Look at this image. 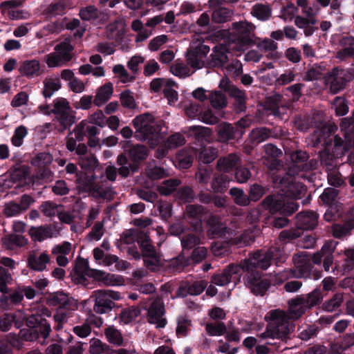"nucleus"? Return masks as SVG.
<instances>
[{
	"label": "nucleus",
	"mask_w": 354,
	"mask_h": 354,
	"mask_svg": "<svg viewBox=\"0 0 354 354\" xmlns=\"http://www.w3.org/2000/svg\"><path fill=\"white\" fill-rule=\"evenodd\" d=\"M288 311L292 318L298 319L305 313L306 310L295 298L288 301Z\"/></svg>",
	"instance_id": "obj_62"
},
{
	"label": "nucleus",
	"mask_w": 354,
	"mask_h": 354,
	"mask_svg": "<svg viewBox=\"0 0 354 354\" xmlns=\"http://www.w3.org/2000/svg\"><path fill=\"white\" fill-rule=\"evenodd\" d=\"M180 184L181 180L178 178H169L163 180L157 186L156 189L162 196H169Z\"/></svg>",
	"instance_id": "obj_37"
},
{
	"label": "nucleus",
	"mask_w": 354,
	"mask_h": 354,
	"mask_svg": "<svg viewBox=\"0 0 354 354\" xmlns=\"http://www.w3.org/2000/svg\"><path fill=\"white\" fill-rule=\"evenodd\" d=\"M351 80V75L348 71L339 67H335L328 73L327 82L330 84V91L333 94H337L344 89L346 83Z\"/></svg>",
	"instance_id": "obj_14"
},
{
	"label": "nucleus",
	"mask_w": 354,
	"mask_h": 354,
	"mask_svg": "<svg viewBox=\"0 0 354 354\" xmlns=\"http://www.w3.org/2000/svg\"><path fill=\"white\" fill-rule=\"evenodd\" d=\"M213 168L209 165L199 166L196 173V179L200 184L207 185L212 178Z\"/></svg>",
	"instance_id": "obj_51"
},
{
	"label": "nucleus",
	"mask_w": 354,
	"mask_h": 354,
	"mask_svg": "<svg viewBox=\"0 0 354 354\" xmlns=\"http://www.w3.org/2000/svg\"><path fill=\"white\" fill-rule=\"evenodd\" d=\"M308 154L302 150H296L290 154V159L299 171L306 173L310 172L316 168L317 162L313 159L308 161Z\"/></svg>",
	"instance_id": "obj_20"
},
{
	"label": "nucleus",
	"mask_w": 354,
	"mask_h": 354,
	"mask_svg": "<svg viewBox=\"0 0 354 354\" xmlns=\"http://www.w3.org/2000/svg\"><path fill=\"white\" fill-rule=\"evenodd\" d=\"M19 71L28 78L39 76L41 74L40 63L37 59L25 60L20 65Z\"/></svg>",
	"instance_id": "obj_30"
},
{
	"label": "nucleus",
	"mask_w": 354,
	"mask_h": 354,
	"mask_svg": "<svg viewBox=\"0 0 354 354\" xmlns=\"http://www.w3.org/2000/svg\"><path fill=\"white\" fill-rule=\"evenodd\" d=\"M262 207L272 214H279L274 216L271 224L275 228H283L289 223L288 216L293 214L299 208V204L290 201L282 194H273L267 196L261 202Z\"/></svg>",
	"instance_id": "obj_2"
},
{
	"label": "nucleus",
	"mask_w": 354,
	"mask_h": 354,
	"mask_svg": "<svg viewBox=\"0 0 354 354\" xmlns=\"http://www.w3.org/2000/svg\"><path fill=\"white\" fill-rule=\"evenodd\" d=\"M12 178L15 180L26 179L30 174V167L24 164H14L10 169Z\"/></svg>",
	"instance_id": "obj_45"
},
{
	"label": "nucleus",
	"mask_w": 354,
	"mask_h": 354,
	"mask_svg": "<svg viewBox=\"0 0 354 354\" xmlns=\"http://www.w3.org/2000/svg\"><path fill=\"white\" fill-rule=\"evenodd\" d=\"M217 156L218 150L213 147H201L196 153L199 166L208 165L217 158Z\"/></svg>",
	"instance_id": "obj_32"
},
{
	"label": "nucleus",
	"mask_w": 354,
	"mask_h": 354,
	"mask_svg": "<svg viewBox=\"0 0 354 354\" xmlns=\"http://www.w3.org/2000/svg\"><path fill=\"white\" fill-rule=\"evenodd\" d=\"M50 261V258L46 252L31 251L28 257L27 266L30 270L41 272L46 269V266Z\"/></svg>",
	"instance_id": "obj_24"
},
{
	"label": "nucleus",
	"mask_w": 354,
	"mask_h": 354,
	"mask_svg": "<svg viewBox=\"0 0 354 354\" xmlns=\"http://www.w3.org/2000/svg\"><path fill=\"white\" fill-rule=\"evenodd\" d=\"M71 250V245H57L53 248L52 253L56 256V261L59 266H66L68 264V261L66 255Z\"/></svg>",
	"instance_id": "obj_39"
},
{
	"label": "nucleus",
	"mask_w": 354,
	"mask_h": 354,
	"mask_svg": "<svg viewBox=\"0 0 354 354\" xmlns=\"http://www.w3.org/2000/svg\"><path fill=\"white\" fill-rule=\"evenodd\" d=\"M205 330L209 336H221L226 333V325L224 322H207L205 324Z\"/></svg>",
	"instance_id": "obj_46"
},
{
	"label": "nucleus",
	"mask_w": 354,
	"mask_h": 354,
	"mask_svg": "<svg viewBox=\"0 0 354 354\" xmlns=\"http://www.w3.org/2000/svg\"><path fill=\"white\" fill-rule=\"evenodd\" d=\"M194 156L187 151L182 150L176 156V161L180 169H188L189 168L193 162Z\"/></svg>",
	"instance_id": "obj_58"
},
{
	"label": "nucleus",
	"mask_w": 354,
	"mask_h": 354,
	"mask_svg": "<svg viewBox=\"0 0 354 354\" xmlns=\"http://www.w3.org/2000/svg\"><path fill=\"white\" fill-rule=\"evenodd\" d=\"M60 227L57 224H44L39 226H31L28 232L33 242H42L48 239L57 237Z\"/></svg>",
	"instance_id": "obj_15"
},
{
	"label": "nucleus",
	"mask_w": 354,
	"mask_h": 354,
	"mask_svg": "<svg viewBox=\"0 0 354 354\" xmlns=\"http://www.w3.org/2000/svg\"><path fill=\"white\" fill-rule=\"evenodd\" d=\"M298 278L306 277L311 270L310 257L306 252H301L293 257Z\"/></svg>",
	"instance_id": "obj_25"
},
{
	"label": "nucleus",
	"mask_w": 354,
	"mask_h": 354,
	"mask_svg": "<svg viewBox=\"0 0 354 354\" xmlns=\"http://www.w3.org/2000/svg\"><path fill=\"white\" fill-rule=\"evenodd\" d=\"M338 193L339 192L335 188L327 187L320 195L319 198L324 204L331 205L336 201Z\"/></svg>",
	"instance_id": "obj_64"
},
{
	"label": "nucleus",
	"mask_w": 354,
	"mask_h": 354,
	"mask_svg": "<svg viewBox=\"0 0 354 354\" xmlns=\"http://www.w3.org/2000/svg\"><path fill=\"white\" fill-rule=\"evenodd\" d=\"M214 53L210 56L212 59L207 63V68H223L229 60L228 53L225 48L216 47L214 48Z\"/></svg>",
	"instance_id": "obj_28"
},
{
	"label": "nucleus",
	"mask_w": 354,
	"mask_h": 354,
	"mask_svg": "<svg viewBox=\"0 0 354 354\" xmlns=\"http://www.w3.org/2000/svg\"><path fill=\"white\" fill-rule=\"evenodd\" d=\"M339 157L340 156H337V153L330 151L327 148L319 153L320 162L326 171L337 169Z\"/></svg>",
	"instance_id": "obj_29"
},
{
	"label": "nucleus",
	"mask_w": 354,
	"mask_h": 354,
	"mask_svg": "<svg viewBox=\"0 0 354 354\" xmlns=\"http://www.w3.org/2000/svg\"><path fill=\"white\" fill-rule=\"evenodd\" d=\"M177 327L176 333L178 337H186L192 326V321L185 316H179L177 318Z\"/></svg>",
	"instance_id": "obj_53"
},
{
	"label": "nucleus",
	"mask_w": 354,
	"mask_h": 354,
	"mask_svg": "<svg viewBox=\"0 0 354 354\" xmlns=\"http://www.w3.org/2000/svg\"><path fill=\"white\" fill-rule=\"evenodd\" d=\"M214 8L212 14V19L214 23L222 24L231 19L233 13L232 10L220 6Z\"/></svg>",
	"instance_id": "obj_42"
},
{
	"label": "nucleus",
	"mask_w": 354,
	"mask_h": 354,
	"mask_svg": "<svg viewBox=\"0 0 354 354\" xmlns=\"http://www.w3.org/2000/svg\"><path fill=\"white\" fill-rule=\"evenodd\" d=\"M252 13L258 19L267 21L271 17L272 10L268 6L257 3L253 6Z\"/></svg>",
	"instance_id": "obj_49"
},
{
	"label": "nucleus",
	"mask_w": 354,
	"mask_h": 354,
	"mask_svg": "<svg viewBox=\"0 0 354 354\" xmlns=\"http://www.w3.org/2000/svg\"><path fill=\"white\" fill-rule=\"evenodd\" d=\"M267 326L264 332L257 335L261 339H278L286 342L295 326L288 313L281 309L270 310L265 316Z\"/></svg>",
	"instance_id": "obj_1"
},
{
	"label": "nucleus",
	"mask_w": 354,
	"mask_h": 354,
	"mask_svg": "<svg viewBox=\"0 0 354 354\" xmlns=\"http://www.w3.org/2000/svg\"><path fill=\"white\" fill-rule=\"evenodd\" d=\"M230 194L233 198L234 202L241 206H247L250 205V198L245 194L243 190L240 188L233 187L230 189Z\"/></svg>",
	"instance_id": "obj_50"
},
{
	"label": "nucleus",
	"mask_w": 354,
	"mask_h": 354,
	"mask_svg": "<svg viewBox=\"0 0 354 354\" xmlns=\"http://www.w3.org/2000/svg\"><path fill=\"white\" fill-rule=\"evenodd\" d=\"M354 209H352L353 218L346 219L342 225H338L333 230V235L336 238H342L349 235L352 230L354 229Z\"/></svg>",
	"instance_id": "obj_41"
},
{
	"label": "nucleus",
	"mask_w": 354,
	"mask_h": 354,
	"mask_svg": "<svg viewBox=\"0 0 354 354\" xmlns=\"http://www.w3.org/2000/svg\"><path fill=\"white\" fill-rule=\"evenodd\" d=\"M132 124L136 129V138L140 140H148L151 145L158 144L160 129L154 124V117L152 114L145 113L136 116L133 120Z\"/></svg>",
	"instance_id": "obj_5"
},
{
	"label": "nucleus",
	"mask_w": 354,
	"mask_h": 354,
	"mask_svg": "<svg viewBox=\"0 0 354 354\" xmlns=\"http://www.w3.org/2000/svg\"><path fill=\"white\" fill-rule=\"evenodd\" d=\"M61 87L62 84L59 78L46 79L44 81V88L41 91L42 95L45 98H50L56 91H59Z\"/></svg>",
	"instance_id": "obj_40"
},
{
	"label": "nucleus",
	"mask_w": 354,
	"mask_h": 354,
	"mask_svg": "<svg viewBox=\"0 0 354 354\" xmlns=\"http://www.w3.org/2000/svg\"><path fill=\"white\" fill-rule=\"evenodd\" d=\"M102 12L95 6H87L80 10L79 16L82 20L90 22H95L100 19Z\"/></svg>",
	"instance_id": "obj_35"
},
{
	"label": "nucleus",
	"mask_w": 354,
	"mask_h": 354,
	"mask_svg": "<svg viewBox=\"0 0 354 354\" xmlns=\"http://www.w3.org/2000/svg\"><path fill=\"white\" fill-rule=\"evenodd\" d=\"M74 48L70 43V41H64L57 44L55 50L58 52V55L64 62H70L72 58V51Z\"/></svg>",
	"instance_id": "obj_48"
},
{
	"label": "nucleus",
	"mask_w": 354,
	"mask_h": 354,
	"mask_svg": "<svg viewBox=\"0 0 354 354\" xmlns=\"http://www.w3.org/2000/svg\"><path fill=\"white\" fill-rule=\"evenodd\" d=\"M333 141L332 151L337 153V156H342L348 151L350 144L345 142L339 135L334 136Z\"/></svg>",
	"instance_id": "obj_59"
},
{
	"label": "nucleus",
	"mask_w": 354,
	"mask_h": 354,
	"mask_svg": "<svg viewBox=\"0 0 354 354\" xmlns=\"http://www.w3.org/2000/svg\"><path fill=\"white\" fill-rule=\"evenodd\" d=\"M295 128L300 131H306L312 125V118L308 115H297L294 118Z\"/></svg>",
	"instance_id": "obj_55"
},
{
	"label": "nucleus",
	"mask_w": 354,
	"mask_h": 354,
	"mask_svg": "<svg viewBox=\"0 0 354 354\" xmlns=\"http://www.w3.org/2000/svg\"><path fill=\"white\" fill-rule=\"evenodd\" d=\"M319 215L314 211H304L296 216V228L284 230L279 234L281 241H292L304 235L305 243H316L317 239L308 231L314 230L318 224Z\"/></svg>",
	"instance_id": "obj_3"
},
{
	"label": "nucleus",
	"mask_w": 354,
	"mask_h": 354,
	"mask_svg": "<svg viewBox=\"0 0 354 354\" xmlns=\"http://www.w3.org/2000/svg\"><path fill=\"white\" fill-rule=\"evenodd\" d=\"M88 268V262L82 259L79 258L77 259L75 267L73 268L71 276L72 280L76 284H86V277H92V271Z\"/></svg>",
	"instance_id": "obj_21"
},
{
	"label": "nucleus",
	"mask_w": 354,
	"mask_h": 354,
	"mask_svg": "<svg viewBox=\"0 0 354 354\" xmlns=\"http://www.w3.org/2000/svg\"><path fill=\"white\" fill-rule=\"evenodd\" d=\"M344 301V295L341 292L335 294L331 299L325 301L322 306L324 310L333 312L338 308Z\"/></svg>",
	"instance_id": "obj_54"
},
{
	"label": "nucleus",
	"mask_w": 354,
	"mask_h": 354,
	"mask_svg": "<svg viewBox=\"0 0 354 354\" xmlns=\"http://www.w3.org/2000/svg\"><path fill=\"white\" fill-rule=\"evenodd\" d=\"M241 159L236 153H230L227 156L220 158L216 164V168L218 171H223V174L230 173L236 169L240 163Z\"/></svg>",
	"instance_id": "obj_26"
},
{
	"label": "nucleus",
	"mask_w": 354,
	"mask_h": 354,
	"mask_svg": "<svg viewBox=\"0 0 354 354\" xmlns=\"http://www.w3.org/2000/svg\"><path fill=\"white\" fill-rule=\"evenodd\" d=\"M66 4L65 0H55L44 10V14L47 17L63 15L66 13Z\"/></svg>",
	"instance_id": "obj_36"
},
{
	"label": "nucleus",
	"mask_w": 354,
	"mask_h": 354,
	"mask_svg": "<svg viewBox=\"0 0 354 354\" xmlns=\"http://www.w3.org/2000/svg\"><path fill=\"white\" fill-rule=\"evenodd\" d=\"M272 136L271 130L268 128L261 127L252 130L250 133L251 142L257 145Z\"/></svg>",
	"instance_id": "obj_38"
},
{
	"label": "nucleus",
	"mask_w": 354,
	"mask_h": 354,
	"mask_svg": "<svg viewBox=\"0 0 354 354\" xmlns=\"http://www.w3.org/2000/svg\"><path fill=\"white\" fill-rule=\"evenodd\" d=\"M140 314V310L138 307L131 306L124 309L120 315L121 322L127 324L135 319Z\"/></svg>",
	"instance_id": "obj_60"
},
{
	"label": "nucleus",
	"mask_w": 354,
	"mask_h": 354,
	"mask_svg": "<svg viewBox=\"0 0 354 354\" xmlns=\"http://www.w3.org/2000/svg\"><path fill=\"white\" fill-rule=\"evenodd\" d=\"M46 303L49 306L66 310H75L77 308L75 301L63 292H55L48 295Z\"/></svg>",
	"instance_id": "obj_17"
},
{
	"label": "nucleus",
	"mask_w": 354,
	"mask_h": 354,
	"mask_svg": "<svg viewBox=\"0 0 354 354\" xmlns=\"http://www.w3.org/2000/svg\"><path fill=\"white\" fill-rule=\"evenodd\" d=\"M12 281V274L4 267L0 266V292L2 294L8 292V285Z\"/></svg>",
	"instance_id": "obj_61"
},
{
	"label": "nucleus",
	"mask_w": 354,
	"mask_h": 354,
	"mask_svg": "<svg viewBox=\"0 0 354 354\" xmlns=\"http://www.w3.org/2000/svg\"><path fill=\"white\" fill-rule=\"evenodd\" d=\"M231 178L227 174H215L211 182V188L214 193L223 194L229 187Z\"/></svg>",
	"instance_id": "obj_31"
},
{
	"label": "nucleus",
	"mask_w": 354,
	"mask_h": 354,
	"mask_svg": "<svg viewBox=\"0 0 354 354\" xmlns=\"http://www.w3.org/2000/svg\"><path fill=\"white\" fill-rule=\"evenodd\" d=\"M95 304L93 310L97 314H105L115 306L114 301L120 299V293L111 290H97L93 292Z\"/></svg>",
	"instance_id": "obj_10"
},
{
	"label": "nucleus",
	"mask_w": 354,
	"mask_h": 354,
	"mask_svg": "<svg viewBox=\"0 0 354 354\" xmlns=\"http://www.w3.org/2000/svg\"><path fill=\"white\" fill-rule=\"evenodd\" d=\"M209 100L211 105L216 109H222L227 106V100L226 95L222 91H212L209 94Z\"/></svg>",
	"instance_id": "obj_47"
},
{
	"label": "nucleus",
	"mask_w": 354,
	"mask_h": 354,
	"mask_svg": "<svg viewBox=\"0 0 354 354\" xmlns=\"http://www.w3.org/2000/svg\"><path fill=\"white\" fill-rule=\"evenodd\" d=\"M218 140L221 142H227L233 140H238L240 138L241 133L236 131L234 124L226 122H222L215 127Z\"/></svg>",
	"instance_id": "obj_23"
},
{
	"label": "nucleus",
	"mask_w": 354,
	"mask_h": 354,
	"mask_svg": "<svg viewBox=\"0 0 354 354\" xmlns=\"http://www.w3.org/2000/svg\"><path fill=\"white\" fill-rule=\"evenodd\" d=\"M92 277L108 286H120L124 283L122 277L98 270L92 271Z\"/></svg>",
	"instance_id": "obj_27"
},
{
	"label": "nucleus",
	"mask_w": 354,
	"mask_h": 354,
	"mask_svg": "<svg viewBox=\"0 0 354 354\" xmlns=\"http://www.w3.org/2000/svg\"><path fill=\"white\" fill-rule=\"evenodd\" d=\"M272 257L270 254L262 255L259 252L255 253L252 259H245L241 262L243 271L255 272L254 269L256 268L266 270L271 264Z\"/></svg>",
	"instance_id": "obj_19"
},
{
	"label": "nucleus",
	"mask_w": 354,
	"mask_h": 354,
	"mask_svg": "<svg viewBox=\"0 0 354 354\" xmlns=\"http://www.w3.org/2000/svg\"><path fill=\"white\" fill-rule=\"evenodd\" d=\"M51 112L55 115V120L58 122L56 129L59 133L69 130L76 122V112L72 109L69 102L64 97L55 98Z\"/></svg>",
	"instance_id": "obj_6"
},
{
	"label": "nucleus",
	"mask_w": 354,
	"mask_h": 354,
	"mask_svg": "<svg viewBox=\"0 0 354 354\" xmlns=\"http://www.w3.org/2000/svg\"><path fill=\"white\" fill-rule=\"evenodd\" d=\"M244 282L255 295L263 296L268 290L270 283L268 279H262L258 272H250L244 277Z\"/></svg>",
	"instance_id": "obj_16"
},
{
	"label": "nucleus",
	"mask_w": 354,
	"mask_h": 354,
	"mask_svg": "<svg viewBox=\"0 0 354 354\" xmlns=\"http://www.w3.org/2000/svg\"><path fill=\"white\" fill-rule=\"evenodd\" d=\"M125 241L124 243H150L149 236L143 232L138 230H129L123 233Z\"/></svg>",
	"instance_id": "obj_34"
},
{
	"label": "nucleus",
	"mask_w": 354,
	"mask_h": 354,
	"mask_svg": "<svg viewBox=\"0 0 354 354\" xmlns=\"http://www.w3.org/2000/svg\"><path fill=\"white\" fill-rule=\"evenodd\" d=\"M176 196L183 202L191 203L195 199L196 194L192 187L189 186H183L176 191Z\"/></svg>",
	"instance_id": "obj_56"
},
{
	"label": "nucleus",
	"mask_w": 354,
	"mask_h": 354,
	"mask_svg": "<svg viewBox=\"0 0 354 354\" xmlns=\"http://www.w3.org/2000/svg\"><path fill=\"white\" fill-rule=\"evenodd\" d=\"M218 87L222 91L226 93L230 97L234 100V106L236 111H245L247 95L245 90L239 88L227 76L221 79Z\"/></svg>",
	"instance_id": "obj_11"
},
{
	"label": "nucleus",
	"mask_w": 354,
	"mask_h": 354,
	"mask_svg": "<svg viewBox=\"0 0 354 354\" xmlns=\"http://www.w3.org/2000/svg\"><path fill=\"white\" fill-rule=\"evenodd\" d=\"M189 133L194 136L196 141L203 142L210 138L212 131L208 127L192 126L189 128Z\"/></svg>",
	"instance_id": "obj_43"
},
{
	"label": "nucleus",
	"mask_w": 354,
	"mask_h": 354,
	"mask_svg": "<svg viewBox=\"0 0 354 354\" xmlns=\"http://www.w3.org/2000/svg\"><path fill=\"white\" fill-rule=\"evenodd\" d=\"M53 160V156L48 152L38 153L31 160V164L34 167L48 166Z\"/></svg>",
	"instance_id": "obj_57"
},
{
	"label": "nucleus",
	"mask_w": 354,
	"mask_h": 354,
	"mask_svg": "<svg viewBox=\"0 0 354 354\" xmlns=\"http://www.w3.org/2000/svg\"><path fill=\"white\" fill-rule=\"evenodd\" d=\"M242 267L240 264L230 263L221 273L212 276L211 282L218 286H224L234 281L235 283L240 280Z\"/></svg>",
	"instance_id": "obj_13"
},
{
	"label": "nucleus",
	"mask_w": 354,
	"mask_h": 354,
	"mask_svg": "<svg viewBox=\"0 0 354 354\" xmlns=\"http://www.w3.org/2000/svg\"><path fill=\"white\" fill-rule=\"evenodd\" d=\"M75 183L78 194H89L95 198H105L108 190H104L100 185L95 181L94 175H88L83 171H80L75 175Z\"/></svg>",
	"instance_id": "obj_9"
},
{
	"label": "nucleus",
	"mask_w": 354,
	"mask_h": 354,
	"mask_svg": "<svg viewBox=\"0 0 354 354\" xmlns=\"http://www.w3.org/2000/svg\"><path fill=\"white\" fill-rule=\"evenodd\" d=\"M227 232V227L223 223L209 227L207 231V236L209 239L222 238Z\"/></svg>",
	"instance_id": "obj_63"
},
{
	"label": "nucleus",
	"mask_w": 354,
	"mask_h": 354,
	"mask_svg": "<svg viewBox=\"0 0 354 354\" xmlns=\"http://www.w3.org/2000/svg\"><path fill=\"white\" fill-rule=\"evenodd\" d=\"M104 335L108 342L116 346L122 344L123 338L120 330L113 326H109L104 330Z\"/></svg>",
	"instance_id": "obj_52"
},
{
	"label": "nucleus",
	"mask_w": 354,
	"mask_h": 354,
	"mask_svg": "<svg viewBox=\"0 0 354 354\" xmlns=\"http://www.w3.org/2000/svg\"><path fill=\"white\" fill-rule=\"evenodd\" d=\"M205 280L195 281L193 283L183 281L176 291L178 297H185L188 295L196 296L201 294L207 287Z\"/></svg>",
	"instance_id": "obj_22"
},
{
	"label": "nucleus",
	"mask_w": 354,
	"mask_h": 354,
	"mask_svg": "<svg viewBox=\"0 0 354 354\" xmlns=\"http://www.w3.org/2000/svg\"><path fill=\"white\" fill-rule=\"evenodd\" d=\"M186 214L189 218L194 221L193 230L188 232L182 239L181 243H202L200 235L202 232L203 219H205V208L197 204L187 205L186 206Z\"/></svg>",
	"instance_id": "obj_7"
},
{
	"label": "nucleus",
	"mask_w": 354,
	"mask_h": 354,
	"mask_svg": "<svg viewBox=\"0 0 354 354\" xmlns=\"http://www.w3.org/2000/svg\"><path fill=\"white\" fill-rule=\"evenodd\" d=\"M88 344L90 354H109L111 351L109 345L95 337L90 339Z\"/></svg>",
	"instance_id": "obj_44"
},
{
	"label": "nucleus",
	"mask_w": 354,
	"mask_h": 354,
	"mask_svg": "<svg viewBox=\"0 0 354 354\" xmlns=\"http://www.w3.org/2000/svg\"><path fill=\"white\" fill-rule=\"evenodd\" d=\"M233 29L236 34L237 43L241 47H248L254 44L252 25L246 21L233 24Z\"/></svg>",
	"instance_id": "obj_18"
},
{
	"label": "nucleus",
	"mask_w": 354,
	"mask_h": 354,
	"mask_svg": "<svg viewBox=\"0 0 354 354\" xmlns=\"http://www.w3.org/2000/svg\"><path fill=\"white\" fill-rule=\"evenodd\" d=\"M142 308L147 310L148 321L150 324H155L157 328H164L167 324V319L164 317L165 308L163 299L157 296L153 299L147 308L146 303L140 302Z\"/></svg>",
	"instance_id": "obj_12"
},
{
	"label": "nucleus",
	"mask_w": 354,
	"mask_h": 354,
	"mask_svg": "<svg viewBox=\"0 0 354 354\" xmlns=\"http://www.w3.org/2000/svg\"><path fill=\"white\" fill-rule=\"evenodd\" d=\"M113 91V84L111 82H107L101 86L97 90L96 95L93 100V104L98 107L101 106L110 99Z\"/></svg>",
	"instance_id": "obj_33"
},
{
	"label": "nucleus",
	"mask_w": 354,
	"mask_h": 354,
	"mask_svg": "<svg viewBox=\"0 0 354 354\" xmlns=\"http://www.w3.org/2000/svg\"><path fill=\"white\" fill-rule=\"evenodd\" d=\"M129 256L135 259H143L146 267L152 271L156 270L160 265V255L153 245H133L124 248Z\"/></svg>",
	"instance_id": "obj_8"
},
{
	"label": "nucleus",
	"mask_w": 354,
	"mask_h": 354,
	"mask_svg": "<svg viewBox=\"0 0 354 354\" xmlns=\"http://www.w3.org/2000/svg\"><path fill=\"white\" fill-rule=\"evenodd\" d=\"M124 151L127 153L132 163L129 162L125 153L119 154L116 160L117 165L120 166L118 174L124 178L129 176L130 171L133 173L138 171L140 163L146 160L149 155L148 148L140 144L131 145L129 149L124 146Z\"/></svg>",
	"instance_id": "obj_4"
}]
</instances>
